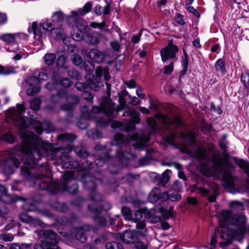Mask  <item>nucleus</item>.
Masks as SVG:
<instances>
[{
  "mask_svg": "<svg viewBox=\"0 0 249 249\" xmlns=\"http://www.w3.org/2000/svg\"><path fill=\"white\" fill-rule=\"evenodd\" d=\"M177 135L174 132H171V134L166 137V141L170 144L173 145L174 143V141L176 138Z\"/></svg>",
  "mask_w": 249,
  "mask_h": 249,
  "instance_id": "4d7b16f0",
  "label": "nucleus"
},
{
  "mask_svg": "<svg viewBox=\"0 0 249 249\" xmlns=\"http://www.w3.org/2000/svg\"><path fill=\"white\" fill-rule=\"evenodd\" d=\"M99 174V173L98 172L96 173L94 176L88 175L85 173L80 174L84 187L85 189L90 191V199L95 203L93 205H89L88 209L90 212L95 214L100 213L102 210L108 211L111 208L110 204L108 202L105 203L103 206H101V205L99 206L97 204L102 200L101 195L95 191L96 187V183L95 181V179H100L99 178L97 177Z\"/></svg>",
  "mask_w": 249,
  "mask_h": 249,
  "instance_id": "423d86ee",
  "label": "nucleus"
},
{
  "mask_svg": "<svg viewBox=\"0 0 249 249\" xmlns=\"http://www.w3.org/2000/svg\"><path fill=\"white\" fill-rule=\"evenodd\" d=\"M63 99H66L68 102V104L63 105L61 106V109L65 111H71L73 105L78 103V98L74 95L67 96L66 90H58L55 95L52 96L51 100L53 103H59L61 102Z\"/></svg>",
  "mask_w": 249,
  "mask_h": 249,
  "instance_id": "9b49d317",
  "label": "nucleus"
},
{
  "mask_svg": "<svg viewBox=\"0 0 249 249\" xmlns=\"http://www.w3.org/2000/svg\"><path fill=\"white\" fill-rule=\"evenodd\" d=\"M65 17L63 14L61 12H56L52 16V18L53 22H59L63 20Z\"/></svg>",
  "mask_w": 249,
  "mask_h": 249,
  "instance_id": "58836bf2",
  "label": "nucleus"
},
{
  "mask_svg": "<svg viewBox=\"0 0 249 249\" xmlns=\"http://www.w3.org/2000/svg\"><path fill=\"white\" fill-rule=\"evenodd\" d=\"M1 139L9 143H13L15 141V137L10 133H5L2 134Z\"/></svg>",
  "mask_w": 249,
  "mask_h": 249,
  "instance_id": "f704fd0d",
  "label": "nucleus"
},
{
  "mask_svg": "<svg viewBox=\"0 0 249 249\" xmlns=\"http://www.w3.org/2000/svg\"><path fill=\"white\" fill-rule=\"evenodd\" d=\"M87 134L89 137L93 139H96L100 137V132L96 130H90L87 132Z\"/></svg>",
  "mask_w": 249,
  "mask_h": 249,
  "instance_id": "3c124183",
  "label": "nucleus"
},
{
  "mask_svg": "<svg viewBox=\"0 0 249 249\" xmlns=\"http://www.w3.org/2000/svg\"><path fill=\"white\" fill-rule=\"evenodd\" d=\"M189 56L187 53L184 51L183 57L181 61V65L183 67V71L185 72L187 71V66L188 64Z\"/></svg>",
  "mask_w": 249,
  "mask_h": 249,
  "instance_id": "79ce46f5",
  "label": "nucleus"
},
{
  "mask_svg": "<svg viewBox=\"0 0 249 249\" xmlns=\"http://www.w3.org/2000/svg\"><path fill=\"white\" fill-rule=\"evenodd\" d=\"M175 61H171L168 65L164 67V73L167 75L170 74L173 71L174 62Z\"/></svg>",
  "mask_w": 249,
  "mask_h": 249,
  "instance_id": "de8ad7c7",
  "label": "nucleus"
},
{
  "mask_svg": "<svg viewBox=\"0 0 249 249\" xmlns=\"http://www.w3.org/2000/svg\"><path fill=\"white\" fill-rule=\"evenodd\" d=\"M122 213L125 220H130L132 218L133 214L128 207H123L122 208Z\"/></svg>",
  "mask_w": 249,
  "mask_h": 249,
  "instance_id": "473e14b6",
  "label": "nucleus"
},
{
  "mask_svg": "<svg viewBox=\"0 0 249 249\" xmlns=\"http://www.w3.org/2000/svg\"><path fill=\"white\" fill-rule=\"evenodd\" d=\"M41 104L40 100L38 98H35L31 101L30 107L31 108L35 110H37L39 108Z\"/></svg>",
  "mask_w": 249,
  "mask_h": 249,
  "instance_id": "a19ab883",
  "label": "nucleus"
},
{
  "mask_svg": "<svg viewBox=\"0 0 249 249\" xmlns=\"http://www.w3.org/2000/svg\"><path fill=\"white\" fill-rule=\"evenodd\" d=\"M140 113L134 108L130 107L124 113L123 116H128L130 117V122L127 124L130 129H133L135 127V124H139L140 121Z\"/></svg>",
  "mask_w": 249,
  "mask_h": 249,
  "instance_id": "412c9836",
  "label": "nucleus"
},
{
  "mask_svg": "<svg viewBox=\"0 0 249 249\" xmlns=\"http://www.w3.org/2000/svg\"><path fill=\"white\" fill-rule=\"evenodd\" d=\"M82 117L85 119L95 120L96 125L99 127H104L109 124V120L107 121V119L102 117L104 114V110L101 107L94 106L90 112H89V108L87 106H83L81 108Z\"/></svg>",
  "mask_w": 249,
  "mask_h": 249,
  "instance_id": "6e6552de",
  "label": "nucleus"
},
{
  "mask_svg": "<svg viewBox=\"0 0 249 249\" xmlns=\"http://www.w3.org/2000/svg\"><path fill=\"white\" fill-rule=\"evenodd\" d=\"M57 221L62 225H66L71 222L68 218L63 216L58 217L57 219Z\"/></svg>",
  "mask_w": 249,
  "mask_h": 249,
  "instance_id": "603ef678",
  "label": "nucleus"
},
{
  "mask_svg": "<svg viewBox=\"0 0 249 249\" xmlns=\"http://www.w3.org/2000/svg\"><path fill=\"white\" fill-rule=\"evenodd\" d=\"M95 231L94 228L89 225H84L78 228H74L71 233L75 239L81 242L84 243L87 241V236L85 232L87 231Z\"/></svg>",
  "mask_w": 249,
  "mask_h": 249,
  "instance_id": "a211bd4d",
  "label": "nucleus"
},
{
  "mask_svg": "<svg viewBox=\"0 0 249 249\" xmlns=\"http://www.w3.org/2000/svg\"><path fill=\"white\" fill-rule=\"evenodd\" d=\"M175 19L176 21L180 25H183L185 24V22L183 19V16L179 14L176 15Z\"/></svg>",
  "mask_w": 249,
  "mask_h": 249,
  "instance_id": "bf43d9fd",
  "label": "nucleus"
},
{
  "mask_svg": "<svg viewBox=\"0 0 249 249\" xmlns=\"http://www.w3.org/2000/svg\"><path fill=\"white\" fill-rule=\"evenodd\" d=\"M129 97L130 98L129 102L130 104L134 106H137L140 104V100L136 97L134 96L131 97L129 95Z\"/></svg>",
  "mask_w": 249,
  "mask_h": 249,
  "instance_id": "680f3d73",
  "label": "nucleus"
},
{
  "mask_svg": "<svg viewBox=\"0 0 249 249\" xmlns=\"http://www.w3.org/2000/svg\"><path fill=\"white\" fill-rule=\"evenodd\" d=\"M180 198L181 195L176 191L164 192L161 195V201H165L168 199L172 201H178Z\"/></svg>",
  "mask_w": 249,
  "mask_h": 249,
  "instance_id": "4be33fe9",
  "label": "nucleus"
},
{
  "mask_svg": "<svg viewBox=\"0 0 249 249\" xmlns=\"http://www.w3.org/2000/svg\"><path fill=\"white\" fill-rule=\"evenodd\" d=\"M58 140L67 146L58 148L52 144L43 145V147L47 150V157L48 159L55 160L56 165H61V168L76 169L70 170L66 172L63 175L62 182L59 183V190L60 191H68L70 194H75L78 191V185L75 179V177L78 175V171H86V173H89L88 170L91 169L93 167L92 162H89L84 159L82 162V165L75 160H70L71 157L69 153L72 150V143L76 139V136L68 133L60 134L58 136ZM75 153L79 157L84 159L88 157L89 154L84 148L76 147L74 149Z\"/></svg>",
  "mask_w": 249,
  "mask_h": 249,
  "instance_id": "f03ea898",
  "label": "nucleus"
},
{
  "mask_svg": "<svg viewBox=\"0 0 249 249\" xmlns=\"http://www.w3.org/2000/svg\"><path fill=\"white\" fill-rule=\"evenodd\" d=\"M236 163L249 176V163L247 160H236Z\"/></svg>",
  "mask_w": 249,
  "mask_h": 249,
  "instance_id": "bb28decb",
  "label": "nucleus"
},
{
  "mask_svg": "<svg viewBox=\"0 0 249 249\" xmlns=\"http://www.w3.org/2000/svg\"><path fill=\"white\" fill-rule=\"evenodd\" d=\"M71 81L69 78H65L59 81V84L64 89L69 88L71 85Z\"/></svg>",
  "mask_w": 249,
  "mask_h": 249,
  "instance_id": "c03bdc74",
  "label": "nucleus"
},
{
  "mask_svg": "<svg viewBox=\"0 0 249 249\" xmlns=\"http://www.w3.org/2000/svg\"><path fill=\"white\" fill-rule=\"evenodd\" d=\"M53 207L55 210L61 212H66L68 210V207L66 204L58 202L54 204Z\"/></svg>",
  "mask_w": 249,
  "mask_h": 249,
  "instance_id": "72a5a7b5",
  "label": "nucleus"
},
{
  "mask_svg": "<svg viewBox=\"0 0 249 249\" xmlns=\"http://www.w3.org/2000/svg\"><path fill=\"white\" fill-rule=\"evenodd\" d=\"M230 207L233 210H242L243 208L242 203L238 201H232L230 203Z\"/></svg>",
  "mask_w": 249,
  "mask_h": 249,
  "instance_id": "ea45409f",
  "label": "nucleus"
},
{
  "mask_svg": "<svg viewBox=\"0 0 249 249\" xmlns=\"http://www.w3.org/2000/svg\"><path fill=\"white\" fill-rule=\"evenodd\" d=\"M19 218L23 222L30 223L31 220H32V218H33L32 216L29 215L28 214L26 213H22L19 214Z\"/></svg>",
  "mask_w": 249,
  "mask_h": 249,
  "instance_id": "09e8293b",
  "label": "nucleus"
},
{
  "mask_svg": "<svg viewBox=\"0 0 249 249\" xmlns=\"http://www.w3.org/2000/svg\"><path fill=\"white\" fill-rule=\"evenodd\" d=\"M86 41L89 44L95 45L99 43V40L98 37L92 34H88L85 37Z\"/></svg>",
  "mask_w": 249,
  "mask_h": 249,
  "instance_id": "c756f323",
  "label": "nucleus"
},
{
  "mask_svg": "<svg viewBox=\"0 0 249 249\" xmlns=\"http://www.w3.org/2000/svg\"><path fill=\"white\" fill-rule=\"evenodd\" d=\"M180 137L183 141L189 142L194 146L191 150L186 149L185 152L196 159L198 161H205L199 164L201 173L204 176L210 177L214 176L215 172L220 173L223 176L226 186L231 189V193H239V191L235 187V178L231 174L234 170V167L231 162L219 158L216 155L211 154V152L208 151L205 147L197 145L194 133L181 132Z\"/></svg>",
  "mask_w": 249,
  "mask_h": 249,
  "instance_id": "7ed1b4c3",
  "label": "nucleus"
},
{
  "mask_svg": "<svg viewBox=\"0 0 249 249\" xmlns=\"http://www.w3.org/2000/svg\"><path fill=\"white\" fill-rule=\"evenodd\" d=\"M29 224L32 227H36L37 226L43 227L44 225V223L39 219L36 218H32V220H31Z\"/></svg>",
  "mask_w": 249,
  "mask_h": 249,
  "instance_id": "a18cd8bd",
  "label": "nucleus"
},
{
  "mask_svg": "<svg viewBox=\"0 0 249 249\" xmlns=\"http://www.w3.org/2000/svg\"><path fill=\"white\" fill-rule=\"evenodd\" d=\"M97 152L99 153V157L95 161V164L97 166L102 167L104 164L110 160V156L106 146L100 144H97L95 147Z\"/></svg>",
  "mask_w": 249,
  "mask_h": 249,
  "instance_id": "f3484780",
  "label": "nucleus"
},
{
  "mask_svg": "<svg viewBox=\"0 0 249 249\" xmlns=\"http://www.w3.org/2000/svg\"><path fill=\"white\" fill-rule=\"evenodd\" d=\"M170 170H166L164 173L162 174V176L160 178V182L162 185H165L169 180V174L171 173Z\"/></svg>",
  "mask_w": 249,
  "mask_h": 249,
  "instance_id": "2f4dec72",
  "label": "nucleus"
},
{
  "mask_svg": "<svg viewBox=\"0 0 249 249\" xmlns=\"http://www.w3.org/2000/svg\"><path fill=\"white\" fill-rule=\"evenodd\" d=\"M147 123L149 127L150 128V133L154 134L157 131V123L155 119L149 118L147 119Z\"/></svg>",
  "mask_w": 249,
  "mask_h": 249,
  "instance_id": "c85d7f7f",
  "label": "nucleus"
},
{
  "mask_svg": "<svg viewBox=\"0 0 249 249\" xmlns=\"http://www.w3.org/2000/svg\"><path fill=\"white\" fill-rule=\"evenodd\" d=\"M142 218V213L140 211H136L132 215V218L130 220L134 221L137 223L136 229L139 231L140 234L142 236H145L147 232L146 223Z\"/></svg>",
  "mask_w": 249,
  "mask_h": 249,
  "instance_id": "6ab92c4d",
  "label": "nucleus"
},
{
  "mask_svg": "<svg viewBox=\"0 0 249 249\" xmlns=\"http://www.w3.org/2000/svg\"><path fill=\"white\" fill-rule=\"evenodd\" d=\"M89 87L94 91H97L98 89L103 86V83L101 82H97V84L95 83V82H92L90 83H88Z\"/></svg>",
  "mask_w": 249,
  "mask_h": 249,
  "instance_id": "864d4df0",
  "label": "nucleus"
},
{
  "mask_svg": "<svg viewBox=\"0 0 249 249\" xmlns=\"http://www.w3.org/2000/svg\"><path fill=\"white\" fill-rule=\"evenodd\" d=\"M122 95H119V105L115 107V103L110 99L105 97L101 102V107L104 110V114L107 118L109 124L111 123V127L113 128L119 127L122 126V123L115 120H112V118L115 117L118 113L125 108L126 106V101L124 97L128 95L126 91L122 93Z\"/></svg>",
  "mask_w": 249,
  "mask_h": 249,
  "instance_id": "0eeeda50",
  "label": "nucleus"
},
{
  "mask_svg": "<svg viewBox=\"0 0 249 249\" xmlns=\"http://www.w3.org/2000/svg\"><path fill=\"white\" fill-rule=\"evenodd\" d=\"M14 35L15 41L18 44L21 40L26 39L27 38V35L24 33H15Z\"/></svg>",
  "mask_w": 249,
  "mask_h": 249,
  "instance_id": "37998d69",
  "label": "nucleus"
},
{
  "mask_svg": "<svg viewBox=\"0 0 249 249\" xmlns=\"http://www.w3.org/2000/svg\"><path fill=\"white\" fill-rule=\"evenodd\" d=\"M131 140L125 139L122 134H117L112 142V144L118 146L115 159L119 162V165H110L108 167L109 172L112 174H117L119 172L120 167L126 166L128 160L134 158V155L129 151L130 145H133L136 148L144 146L149 141V136L140 135L137 134L131 136Z\"/></svg>",
  "mask_w": 249,
  "mask_h": 249,
  "instance_id": "39448f33",
  "label": "nucleus"
},
{
  "mask_svg": "<svg viewBox=\"0 0 249 249\" xmlns=\"http://www.w3.org/2000/svg\"><path fill=\"white\" fill-rule=\"evenodd\" d=\"M163 165H167V166H171L173 165L178 170V177L179 178H181L184 180H186V177L184 173L182 171V167L181 165L176 162L169 163H163Z\"/></svg>",
  "mask_w": 249,
  "mask_h": 249,
  "instance_id": "a878e982",
  "label": "nucleus"
},
{
  "mask_svg": "<svg viewBox=\"0 0 249 249\" xmlns=\"http://www.w3.org/2000/svg\"><path fill=\"white\" fill-rule=\"evenodd\" d=\"M187 202L190 205H196L197 204V201L195 197H189L187 198Z\"/></svg>",
  "mask_w": 249,
  "mask_h": 249,
  "instance_id": "774afa93",
  "label": "nucleus"
},
{
  "mask_svg": "<svg viewBox=\"0 0 249 249\" xmlns=\"http://www.w3.org/2000/svg\"><path fill=\"white\" fill-rule=\"evenodd\" d=\"M39 236L45 241L41 244H35L34 249H59L56 234L51 230H41Z\"/></svg>",
  "mask_w": 249,
  "mask_h": 249,
  "instance_id": "1a4fd4ad",
  "label": "nucleus"
},
{
  "mask_svg": "<svg viewBox=\"0 0 249 249\" xmlns=\"http://www.w3.org/2000/svg\"><path fill=\"white\" fill-rule=\"evenodd\" d=\"M8 18L4 13H0V25L5 24L7 23Z\"/></svg>",
  "mask_w": 249,
  "mask_h": 249,
  "instance_id": "052dcab7",
  "label": "nucleus"
},
{
  "mask_svg": "<svg viewBox=\"0 0 249 249\" xmlns=\"http://www.w3.org/2000/svg\"><path fill=\"white\" fill-rule=\"evenodd\" d=\"M0 238L5 241H11L14 239V236L11 233H5L0 235Z\"/></svg>",
  "mask_w": 249,
  "mask_h": 249,
  "instance_id": "5fc2aeb1",
  "label": "nucleus"
},
{
  "mask_svg": "<svg viewBox=\"0 0 249 249\" xmlns=\"http://www.w3.org/2000/svg\"><path fill=\"white\" fill-rule=\"evenodd\" d=\"M0 39L5 43V48L9 52L17 53L20 50L18 44L15 41L14 34H3L0 36Z\"/></svg>",
  "mask_w": 249,
  "mask_h": 249,
  "instance_id": "2eb2a0df",
  "label": "nucleus"
},
{
  "mask_svg": "<svg viewBox=\"0 0 249 249\" xmlns=\"http://www.w3.org/2000/svg\"><path fill=\"white\" fill-rule=\"evenodd\" d=\"M142 236L140 234L138 229L133 231H128L124 232L121 238L122 241L127 244H136L138 241H140L139 237Z\"/></svg>",
  "mask_w": 249,
  "mask_h": 249,
  "instance_id": "aec40b11",
  "label": "nucleus"
},
{
  "mask_svg": "<svg viewBox=\"0 0 249 249\" xmlns=\"http://www.w3.org/2000/svg\"><path fill=\"white\" fill-rule=\"evenodd\" d=\"M94 223L100 226H104L107 223V219L102 216H95L93 217Z\"/></svg>",
  "mask_w": 249,
  "mask_h": 249,
  "instance_id": "4c0bfd02",
  "label": "nucleus"
},
{
  "mask_svg": "<svg viewBox=\"0 0 249 249\" xmlns=\"http://www.w3.org/2000/svg\"><path fill=\"white\" fill-rule=\"evenodd\" d=\"M68 74L72 78L78 79L79 77V74L76 71L73 70L69 71Z\"/></svg>",
  "mask_w": 249,
  "mask_h": 249,
  "instance_id": "0e129e2a",
  "label": "nucleus"
},
{
  "mask_svg": "<svg viewBox=\"0 0 249 249\" xmlns=\"http://www.w3.org/2000/svg\"><path fill=\"white\" fill-rule=\"evenodd\" d=\"M89 57L94 62L100 63L103 61L105 55L97 49H92L89 53Z\"/></svg>",
  "mask_w": 249,
  "mask_h": 249,
  "instance_id": "5701e85b",
  "label": "nucleus"
},
{
  "mask_svg": "<svg viewBox=\"0 0 249 249\" xmlns=\"http://www.w3.org/2000/svg\"><path fill=\"white\" fill-rule=\"evenodd\" d=\"M161 191L157 188H154L150 193L149 198L150 201L152 203L156 202L158 200L161 201Z\"/></svg>",
  "mask_w": 249,
  "mask_h": 249,
  "instance_id": "b1692460",
  "label": "nucleus"
},
{
  "mask_svg": "<svg viewBox=\"0 0 249 249\" xmlns=\"http://www.w3.org/2000/svg\"><path fill=\"white\" fill-rule=\"evenodd\" d=\"M32 30L36 39H40L45 38L46 36L45 31H50L54 29V27L53 24L48 20L45 22L40 24L38 27L37 23L34 22L32 25Z\"/></svg>",
  "mask_w": 249,
  "mask_h": 249,
  "instance_id": "4468645a",
  "label": "nucleus"
},
{
  "mask_svg": "<svg viewBox=\"0 0 249 249\" xmlns=\"http://www.w3.org/2000/svg\"><path fill=\"white\" fill-rule=\"evenodd\" d=\"M134 249H147V248L146 246L142 241H140L136 243Z\"/></svg>",
  "mask_w": 249,
  "mask_h": 249,
  "instance_id": "e2e57ef3",
  "label": "nucleus"
},
{
  "mask_svg": "<svg viewBox=\"0 0 249 249\" xmlns=\"http://www.w3.org/2000/svg\"><path fill=\"white\" fill-rule=\"evenodd\" d=\"M49 78V74L44 72L38 73V78L33 76L28 80V87L27 93L29 95H33L38 93L40 90L38 83L40 80H47Z\"/></svg>",
  "mask_w": 249,
  "mask_h": 249,
  "instance_id": "ddd939ff",
  "label": "nucleus"
},
{
  "mask_svg": "<svg viewBox=\"0 0 249 249\" xmlns=\"http://www.w3.org/2000/svg\"><path fill=\"white\" fill-rule=\"evenodd\" d=\"M80 16L81 15L79 12V9L77 11H72L71 12V15L70 16H67V19L69 21L72 20L74 22H76L79 19Z\"/></svg>",
  "mask_w": 249,
  "mask_h": 249,
  "instance_id": "c9c22d12",
  "label": "nucleus"
},
{
  "mask_svg": "<svg viewBox=\"0 0 249 249\" xmlns=\"http://www.w3.org/2000/svg\"><path fill=\"white\" fill-rule=\"evenodd\" d=\"M110 46L115 51H119L121 48V44L118 41H114L110 42Z\"/></svg>",
  "mask_w": 249,
  "mask_h": 249,
  "instance_id": "13d9d810",
  "label": "nucleus"
},
{
  "mask_svg": "<svg viewBox=\"0 0 249 249\" xmlns=\"http://www.w3.org/2000/svg\"><path fill=\"white\" fill-rule=\"evenodd\" d=\"M72 62L75 65L79 66L82 63L83 60L80 55L74 54L73 55Z\"/></svg>",
  "mask_w": 249,
  "mask_h": 249,
  "instance_id": "8fccbe9b",
  "label": "nucleus"
},
{
  "mask_svg": "<svg viewBox=\"0 0 249 249\" xmlns=\"http://www.w3.org/2000/svg\"><path fill=\"white\" fill-rule=\"evenodd\" d=\"M196 192L202 196H208V200L211 202L216 200L217 190L213 188L210 183L204 178L198 180L196 185Z\"/></svg>",
  "mask_w": 249,
  "mask_h": 249,
  "instance_id": "9d476101",
  "label": "nucleus"
},
{
  "mask_svg": "<svg viewBox=\"0 0 249 249\" xmlns=\"http://www.w3.org/2000/svg\"><path fill=\"white\" fill-rule=\"evenodd\" d=\"M65 57L64 55L59 56L56 60L57 66L59 67H63L65 63Z\"/></svg>",
  "mask_w": 249,
  "mask_h": 249,
  "instance_id": "6e6d98bb",
  "label": "nucleus"
},
{
  "mask_svg": "<svg viewBox=\"0 0 249 249\" xmlns=\"http://www.w3.org/2000/svg\"><path fill=\"white\" fill-rule=\"evenodd\" d=\"M92 4L91 2H87L83 8L79 9V12L81 16L86 15L87 13L91 11L92 9Z\"/></svg>",
  "mask_w": 249,
  "mask_h": 249,
  "instance_id": "7c9ffc66",
  "label": "nucleus"
},
{
  "mask_svg": "<svg viewBox=\"0 0 249 249\" xmlns=\"http://www.w3.org/2000/svg\"><path fill=\"white\" fill-rule=\"evenodd\" d=\"M106 249H123L122 245L116 242H109L107 243Z\"/></svg>",
  "mask_w": 249,
  "mask_h": 249,
  "instance_id": "e433bc0d",
  "label": "nucleus"
},
{
  "mask_svg": "<svg viewBox=\"0 0 249 249\" xmlns=\"http://www.w3.org/2000/svg\"><path fill=\"white\" fill-rule=\"evenodd\" d=\"M218 219L221 228L220 238L223 240L219 243L221 247L229 246L233 239L239 240L244 237L246 222L244 215H232L230 211L224 210L218 215Z\"/></svg>",
  "mask_w": 249,
  "mask_h": 249,
  "instance_id": "20e7f679",
  "label": "nucleus"
},
{
  "mask_svg": "<svg viewBox=\"0 0 249 249\" xmlns=\"http://www.w3.org/2000/svg\"><path fill=\"white\" fill-rule=\"evenodd\" d=\"M215 68L217 72L224 74L226 71L224 61L221 58L218 59L215 63Z\"/></svg>",
  "mask_w": 249,
  "mask_h": 249,
  "instance_id": "cd10ccee",
  "label": "nucleus"
},
{
  "mask_svg": "<svg viewBox=\"0 0 249 249\" xmlns=\"http://www.w3.org/2000/svg\"><path fill=\"white\" fill-rule=\"evenodd\" d=\"M155 117L157 119L160 120L163 124L168 127L173 126L174 128H177L185 126L178 116L170 118L162 113H159L155 115Z\"/></svg>",
  "mask_w": 249,
  "mask_h": 249,
  "instance_id": "dca6fc26",
  "label": "nucleus"
},
{
  "mask_svg": "<svg viewBox=\"0 0 249 249\" xmlns=\"http://www.w3.org/2000/svg\"><path fill=\"white\" fill-rule=\"evenodd\" d=\"M142 34L141 33V32H140L139 33V35H137V36H134L132 37V39H131V41L134 43V44H136L138 42H139L140 41V37L141 36H142Z\"/></svg>",
  "mask_w": 249,
  "mask_h": 249,
  "instance_id": "338daca9",
  "label": "nucleus"
},
{
  "mask_svg": "<svg viewBox=\"0 0 249 249\" xmlns=\"http://www.w3.org/2000/svg\"><path fill=\"white\" fill-rule=\"evenodd\" d=\"M56 54L54 53H47L43 57L45 63L47 66H52L56 60Z\"/></svg>",
  "mask_w": 249,
  "mask_h": 249,
  "instance_id": "393cba45",
  "label": "nucleus"
},
{
  "mask_svg": "<svg viewBox=\"0 0 249 249\" xmlns=\"http://www.w3.org/2000/svg\"><path fill=\"white\" fill-rule=\"evenodd\" d=\"M25 108L22 104H18L16 107L8 109L9 116L13 120L14 124L18 127L22 139V143L18 145L7 153V157L3 163V170L6 175L13 174L14 169L17 168L20 162L17 156H18L24 163L21 167V174L27 179L33 183L38 184V188L41 190H46L50 193L55 194L58 192L59 183L54 181L50 178L51 168L48 163L42 164L39 166V173L31 175L30 169L37 166L36 162L42 157H47V150L43 147V145L51 144L44 142L38 136L27 129H34L40 134L43 132L42 127L46 125L49 127L48 132L54 130L53 125L49 122H41L21 115L25 112Z\"/></svg>",
  "mask_w": 249,
  "mask_h": 249,
  "instance_id": "f257e3e1",
  "label": "nucleus"
},
{
  "mask_svg": "<svg viewBox=\"0 0 249 249\" xmlns=\"http://www.w3.org/2000/svg\"><path fill=\"white\" fill-rule=\"evenodd\" d=\"M57 84L55 83L48 82L45 86L46 89L49 90H53L56 88Z\"/></svg>",
  "mask_w": 249,
  "mask_h": 249,
  "instance_id": "69168bd1",
  "label": "nucleus"
},
{
  "mask_svg": "<svg viewBox=\"0 0 249 249\" xmlns=\"http://www.w3.org/2000/svg\"><path fill=\"white\" fill-rule=\"evenodd\" d=\"M178 47L170 41L167 46L163 48L160 51L161 61L164 63L168 60L176 61L178 59Z\"/></svg>",
  "mask_w": 249,
  "mask_h": 249,
  "instance_id": "f8f14e48",
  "label": "nucleus"
},
{
  "mask_svg": "<svg viewBox=\"0 0 249 249\" xmlns=\"http://www.w3.org/2000/svg\"><path fill=\"white\" fill-rule=\"evenodd\" d=\"M14 72V71L10 67H4L0 65V74L7 75Z\"/></svg>",
  "mask_w": 249,
  "mask_h": 249,
  "instance_id": "49530a36",
  "label": "nucleus"
}]
</instances>
